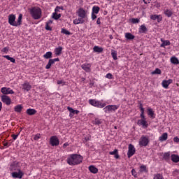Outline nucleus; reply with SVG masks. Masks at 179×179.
<instances>
[{"instance_id":"1","label":"nucleus","mask_w":179,"mask_h":179,"mask_svg":"<svg viewBox=\"0 0 179 179\" xmlns=\"http://www.w3.org/2000/svg\"><path fill=\"white\" fill-rule=\"evenodd\" d=\"M76 14L78 18L73 20V24H82L87 19V10L83 8H80L76 10Z\"/></svg>"},{"instance_id":"2","label":"nucleus","mask_w":179,"mask_h":179,"mask_svg":"<svg viewBox=\"0 0 179 179\" xmlns=\"http://www.w3.org/2000/svg\"><path fill=\"white\" fill-rule=\"evenodd\" d=\"M66 162L69 166H78L83 162V157L80 155L72 154L68 157Z\"/></svg>"},{"instance_id":"3","label":"nucleus","mask_w":179,"mask_h":179,"mask_svg":"<svg viewBox=\"0 0 179 179\" xmlns=\"http://www.w3.org/2000/svg\"><path fill=\"white\" fill-rule=\"evenodd\" d=\"M22 19H23V15L19 14L16 22V15L14 14H10L8 15V23L10 24V26H15V27H17L22 24Z\"/></svg>"},{"instance_id":"4","label":"nucleus","mask_w":179,"mask_h":179,"mask_svg":"<svg viewBox=\"0 0 179 179\" xmlns=\"http://www.w3.org/2000/svg\"><path fill=\"white\" fill-rule=\"evenodd\" d=\"M29 13L34 19V20H38V19H41V8L39 7H32L31 8L29 9Z\"/></svg>"},{"instance_id":"5","label":"nucleus","mask_w":179,"mask_h":179,"mask_svg":"<svg viewBox=\"0 0 179 179\" xmlns=\"http://www.w3.org/2000/svg\"><path fill=\"white\" fill-rule=\"evenodd\" d=\"M88 103L93 107H96L97 108H104L107 106L106 103H102L101 101H97L96 99H89Z\"/></svg>"},{"instance_id":"6","label":"nucleus","mask_w":179,"mask_h":179,"mask_svg":"<svg viewBox=\"0 0 179 179\" xmlns=\"http://www.w3.org/2000/svg\"><path fill=\"white\" fill-rule=\"evenodd\" d=\"M117 108H120L119 105H108L103 107V111L106 114H108L110 113H115Z\"/></svg>"},{"instance_id":"7","label":"nucleus","mask_w":179,"mask_h":179,"mask_svg":"<svg viewBox=\"0 0 179 179\" xmlns=\"http://www.w3.org/2000/svg\"><path fill=\"white\" fill-rule=\"evenodd\" d=\"M149 142H150V140L148 137L142 136L139 140L138 145L139 146H141V148H143V147L146 148V146L149 145Z\"/></svg>"},{"instance_id":"8","label":"nucleus","mask_w":179,"mask_h":179,"mask_svg":"<svg viewBox=\"0 0 179 179\" xmlns=\"http://www.w3.org/2000/svg\"><path fill=\"white\" fill-rule=\"evenodd\" d=\"M10 171H19L20 169V164L17 162V161H15L13 163L10 164V168H9Z\"/></svg>"},{"instance_id":"9","label":"nucleus","mask_w":179,"mask_h":179,"mask_svg":"<svg viewBox=\"0 0 179 179\" xmlns=\"http://www.w3.org/2000/svg\"><path fill=\"white\" fill-rule=\"evenodd\" d=\"M136 153V148L132 144H129L128 151H127V157L129 159H131L134 155Z\"/></svg>"},{"instance_id":"10","label":"nucleus","mask_w":179,"mask_h":179,"mask_svg":"<svg viewBox=\"0 0 179 179\" xmlns=\"http://www.w3.org/2000/svg\"><path fill=\"white\" fill-rule=\"evenodd\" d=\"M24 176V173L23 172V171H22V169L19 171H15L14 172L11 173V177H13L15 179H22L23 178Z\"/></svg>"},{"instance_id":"11","label":"nucleus","mask_w":179,"mask_h":179,"mask_svg":"<svg viewBox=\"0 0 179 179\" xmlns=\"http://www.w3.org/2000/svg\"><path fill=\"white\" fill-rule=\"evenodd\" d=\"M1 92L3 94V96H8V94H15V92L13 90L10 89V87H3L1 89Z\"/></svg>"},{"instance_id":"12","label":"nucleus","mask_w":179,"mask_h":179,"mask_svg":"<svg viewBox=\"0 0 179 179\" xmlns=\"http://www.w3.org/2000/svg\"><path fill=\"white\" fill-rule=\"evenodd\" d=\"M1 100L2 103H4L6 106H10V104H12V99L8 95H1Z\"/></svg>"},{"instance_id":"13","label":"nucleus","mask_w":179,"mask_h":179,"mask_svg":"<svg viewBox=\"0 0 179 179\" xmlns=\"http://www.w3.org/2000/svg\"><path fill=\"white\" fill-rule=\"evenodd\" d=\"M50 143L51 146H58L59 145V139L57 136H51L50 138Z\"/></svg>"},{"instance_id":"14","label":"nucleus","mask_w":179,"mask_h":179,"mask_svg":"<svg viewBox=\"0 0 179 179\" xmlns=\"http://www.w3.org/2000/svg\"><path fill=\"white\" fill-rule=\"evenodd\" d=\"M67 110L69 111V117L70 118H73V117L76 115H78L79 114V110H74L71 107L68 106Z\"/></svg>"},{"instance_id":"15","label":"nucleus","mask_w":179,"mask_h":179,"mask_svg":"<svg viewBox=\"0 0 179 179\" xmlns=\"http://www.w3.org/2000/svg\"><path fill=\"white\" fill-rule=\"evenodd\" d=\"M59 61V58L49 59L48 64L45 66V69H50V68H51V65H54V64H55V62H58Z\"/></svg>"},{"instance_id":"16","label":"nucleus","mask_w":179,"mask_h":179,"mask_svg":"<svg viewBox=\"0 0 179 179\" xmlns=\"http://www.w3.org/2000/svg\"><path fill=\"white\" fill-rule=\"evenodd\" d=\"M137 124L138 125H141V127H143V128H148V127H149L146 119L138 120Z\"/></svg>"},{"instance_id":"17","label":"nucleus","mask_w":179,"mask_h":179,"mask_svg":"<svg viewBox=\"0 0 179 179\" xmlns=\"http://www.w3.org/2000/svg\"><path fill=\"white\" fill-rule=\"evenodd\" d=\"M173 83V80L169 79L167 80H164L162 83V87H164V89H169V86Z\"/></svg>"},{"instance_id":"18","label":"nucleus","mask_w":179,"mask_h":179,"mask_svg":"<svg viewBox=\"0 0 179 179\" xmlns=\"http://www.w3.org/2000/svg\"><path fill=\"white\" fill-rule=\"evenodd\" d=\"M82 69H83V71H85V72H91L92 71V64H89V63H85L81 66Z\"/></svg>"},{"instance_id":"19","label":"nucleus","mask_w":179,"mask_h":179,"mask_svg":"<svg viewBox=\"0 0 179 179\" xmlns=\"http://www.w3.org/2000/svg\"><path fill=\"white\" fill-rule=\"evenodd\" d=\"M31 89V85L30 83L25 82L24 84H22V90L24 92H29Z\"/></svg>"},{"instance_id":"20","label":"nucleus","mask_w":179,"mask_h":179,"mask_svg":"<svg viewBox=\"0 0 179 179\" xmlns=\"http://www.w3.org/2000/svg\"><path fill=\"white\" fill-rule=\"evenodd\" d=\"M164 15L166 16V17H171L173 16V10L169 8H164Z\"/></svg>"},{"instance_id":"21","label":"nucleus","mask_w":179,"mask_h":179,"mask_svg":"<svg viewBox=\"0 0 179 179\" xmlns=\"http://www.w3.org/2000/svg\"><path fill=\"white\" fill-rule=\"evenodd\" d=\"M88 169L92 174H97V173H99V169L93 165L90 166Z\"/></svg>"},{"instance_id":"22","label":"nucleus","mask_w":179,"mask_h":179,"mask_svg":"<svg viewBox=\"0 0 179 179\" xmlns=\"http://www.w3.org/2000/svg\"><path fill=\"white\" fill-rule=\"evenodd\" d=\"M146 31H148V28L146 27L145 24H143L139 27L138 33H140V34H142L143 33H146Z\"/></svg>"},{"instance_id":"23","label":"nucleus","mask_w":179,"mask_h":179,"mask_svg":"<svg viewBox=\"0 0 179 179\" xmlns=\"http://www.w3.org/2000/svg\"><path fill=\"white\" fill-rule=\"evenodd\" d=\"M139 108L141 113L140 115L141 120H146V118H145V108H143V106L142 104H140Z\"/></svg>"},{"instance_id":"24","label":"nucleus","mask_w":179,"mask_h":179,"mask_svg":"<svg viewBox=\"0 0 179 179\" xmlns=\"http://www.w3.org/2000/svg\"><path fill=\"white\" fill-rule=\"evenodd\" d=\"M51 24H52V20H49L45 22V30H48L49 31H51L52 30V28L51 27Z\"/></svg>"},{"instance_id":"25","label":"nucleus","mask_w":179,"mask_h":179,"mask_svg":"<svg viewBox=\"0 0 179 179\" xmlns=\"http://www.w3.org/2000/svg\"><path fill=\"white\" fill-rule=\"evenodd\" d=\"M161 41L162 43L161 44L160 47H162L163 48H164V47H166L167 45H170L171 44V43L169 40L164 41V39L161 38Z\"/></svg>"},{"instance_id":"26","label":"nucleus","mask_w":179,"mask_h":179,"mask_svg":"<svg viewBox=\"0 0 179 179\" xmlns=\"http://www.w3.org/2000/svg\"><path fill=\"white\" fill-rule=\"evenodd\" d=\"M138 173L140 174H142V173H148V168L146 167V165H141Z\"/></svg>"},{"instance_id":"27","label":"nucleus","mask_w":179,"mask_h":179,"mask_svg":"<svg viewBox=\"0 0 179 179\" xmlns=\"http://www.w3.org/2000/svg\"><path fill=\"white\" fill-rule=\"evenodd\" d=\"M171 160L173 162V163H178L179 162V156L175 154L171 155Z\"/></svg>"},{"instance_id":"28","label":"nucleus","mask_w":179,"mask_h":179,"mask_svg":"<svg viewBox=\"0 0 179 179\" xmlns=\"http://www.w3.org/2000/svg\"><path fill=\"white\" fill-rule=\"evenodd\" d=\"M167 138H169V134L167 133H164L159 136V141H160V142H164V141H167Z\"/></svg>"},{"instance_id":"29","label":"nucleus","mask_w":179,"mask_h":179,"mask_svg":"<svg viewBox=\"0 0 179 179\" xmlns=\"http://www.w3.org/2000/svg\"><path fill=\"white\" fill-rule=\"evenodd\" d=\"M162 156L163 157L164 160H166V162L170 160V152L162 153Z\"/></svg>"},{"instance_id":"30","label":"nucleus","mask_w":179,"mask_h":179,"mask_svg":"<svg viewBox=\"0 0 179 179\" xmlns=\"http://www.w3.org/2000/svg\"><path fill=\"white\" fill-rule=\"evenodd\" d=\"M124 37L127 40H134L135 38V36L129 32L126 33Z\"/></svg>"},{"instance_id":"31","label":"nucleus","mask_w":179,"mask_h":179,"mask_svg":"<svg viewBox=\"0 0 179 179\" xmlns=\"http://www.w3.org/2000/svg\"><path fill=\"white\" fill-rule=\"evenodd\" d=\"M36 113L37 110H36V109L29 108L27 110V114L28 115H34V114H36Z\"/></svg>"},{"instance_id":"32","label":"nucleus","mask_w":179,"mask_h":179,"mask_svg":"<svg viewBox=\"0 0 179 179\" xmlns=\"http://www.w3.org/2000/svg\"><path fill=\"white\" fill-rule=\"evenodd\" d=\"M148 115H149L150 118H155V111H153V109L150 108L148 109Z\"/></svg>"},{"instance_id":"33","label":"nucleus","mask_w":179,"mask_h":179,"mask_svg":"<svg viewBox=\"0 0 179 179\" xmlns=\"http://www.w3.org/2000/svg\"><path fill=\"white\" fill-rule=\"evenodd\" d=\"M62 50H63L62 46H59L58 48H56L55 49V55L58 56L60 54H62Z\"/></svg>"},{"instance_id":"34","label":"nucleus","mask_w":179,"mask_h":179,"mask_svg":"<svg viewBox=\"0 0 179 179\" xmlns=\"http://www.w3.org/2000/svg\"><path fill=\"white\" fill-rule=\"evenodd\" d=\"M100 12V7L97 6H94L92 7V13H94L95 15H97Z\"/></svg>"},{"instance_id":"35","label":"nucleus","mask_w":179,"mask_h":179,"mask_svg":"<svg viewBox=\"0 0 179 179\" xmlns=\"http://www.w3.org/2000/svg\"><path fill=\"white\" fill-rule=\"evenodd\" d=\"M14 110L15 113H22V110H23V106L22 105H17L15 106Z\"/></svg>"},{"instance_id":"36","label":"nucleus","mask_w":179,"mask_h":179,"mask_svg":"<svg viewBox=\"0 0 179 179\" xmlns=\"http://www.w3.org/2000/svg\"><path fill=\"white\" fill-rule=\"evenodd\" d=\"M171 64H173L174 65H178L179 60L177 57H171Z\"/></svg>"},{"instance_id":"37","label":"nucleus","mask_w":179,"mask_h":179,"mask_svg":"<svg viewBox=\"0 0 179 179\" xmlns=\"http://www.w3.org/2000/svg\"><path fill=\"white\" fill-rule=\"evenodd\" d=\"M93 124L94 125H101V124H103V120L99 118H95L94 120H93Z\"/></svg>"},{"instance_id":"38","label":"nucleus","mask_w":179,"mask_h":179,"mask_svg":"<svg viewBox=\"0 0 179 179\" xmlns=\"http://www.w3.org/2000/svg\"><path fill=\"white\" fill-rule=\"evenodd\" d=\"M43 58H45V59H49V58H52V52H47L43 55Z\"/></svg>"},{"instance_id":"39","label":"nucleus","mask_w":179,"mask_h":179,"mask_svg":"<svg viewBox=\"0 0 179 179\" xmlns=\"http://www.w3.org/2000/svg\"><path fill=\"white\" fill-rule=\"evenodd\" d=\"M93 50L94 52H103V48H100L99 46H94Z\"/></svg>"},{"instance_id":"40","label":"nucleus","mask_w":179,"mask_h":179,"mask_svg":"<svg viewBox=\"0 0 179 179\" xmlns=\"http://www.w3.org/2000/svg\"><path fill=\"white\" fill-rule=\"evenodd\" d=\"M61 17V14H58L57 13H52V18L55 19V20H58Z\"/></svg>"},{"instance_id":"41","label":"nucleus","mask_w":179,"mask_h":179,"mask_svg":"<svg viewBox=\"0 0 179 179\" xmlns=\"http://www.w3.org/2000/svg\"><path fill=\"white\" fill-rule=\"evenodd\" d=\"M3 57V58H6V59H8V61H10V62H13V64H15V58L10 57V56L9 55H4Z\"/></svg>"},{"instance_id":"42","label":"nucleus","mask_w":179,"mask_h":179,"mask_svg":"<svg viewBox=\"0 0 179 179\" xmlns=\"http://www.w3.org/2000/svg\"><path fill=\"white\" fill-rule=\"evenodd\" d=\"M111 55L115 61H117V59H118V58L117 57V51L116 50H112Z\"/></svg>"},{"instance_id":"43","label":"nucleus","mask_w":179,"mask_h":179,"mask_svg":"<svg viewBox=\"0 0 179 179\" xmlns=\"http://www.w3.org/2000/svg\"><path fill=\"white\" fill-rule=\"evenodd\" d=\"M153 179H164V177H163V175L161 173H156L154 174Z\"/></svg>"},{"instance_id":"44","label":"nucleus","mask_w":179,"mask_h":179,"mask_svg":"<svg viewBox=\"0 0 179 179\" xmlns=\"http://www.w3.org/2000/svg\"><path fill=\"white\" fill-rule=\"evenodd\" d=\"M61 33H62V34H66V36H71V32L64 28L62 29Z\"/></svg>"},{"instance_id":"45","label":"nucleus","mask_w":179,"mask_h":179,"mask_svg":"<svg viewBox=\"0 0 179 179\" xmlns=\"http://www.w3.org/2000/svg\"><path fill=\"white\" fill-rule=\"evenodd\" d=\"M152 75H161L162 74V70L160 69H155L154 71H152Z\"/></svg>"},{"instance_id":"46","label":"nucleus","mask_w":179,"mask_h":179,"mask_svg":"<svg viewBox=\"0 0 179 179\" xmlns=\"http://www.w3.org/2000/svg\"><path fill=\"white\" fill-rule=\"evenodd\" d=\"M130 22L134 24H136V23H139L141 22V20H139V18H131L130 20Z\"/></svg>"},{"instance_id":"47","label":"nucleus","mask_w":179,"mask_h":179,"mask_svg":"<svg viewBox=\"0 0 179 179\" xmlns=\"http://www.w3.org/2000/svg\"><path fill=\"white\" fill-rule=\"evenodd\" d=\"M131 176H134L135 178H138V173L135 169L131 170Z\"/></svg>"},{"instance_id":"48","label":"nucleus","mask_w":179,"mask_h":179,"mask_svg":"<svg viewBox=\"0 0 179 179\" xmlns=\"http://www.w3.org/2000/svg\"><path fill=\"white\" fill-rule=\"evenodd\" d=\"M117 153H118V150H117V149H115L113 151L109 152V155H110L112 156L117 155Z\"/></svg>"},{"instance_id":"49","label":"nucleus","mask_w":179,"mask_h":179,"mask_svg":"<svg viewBox=\"0 0 179 179\" xmlns=\"http://www.w3.org/2000/svg\"><path fill=\"white\" fill-rule=\"evenodd\" d=\"M157 20L158 23H160L162 20H163V17H162V15H157Z\"/></svg>"},{"instance_id":"50","label":"nucleus","mask_w":179,"mask_h":179,"mask_svg":"<svg viewBox=\"0 0 179 179\" xmlns=\"http://www.w3.org/2000/svg\"><path fill=\"white\" fill-rule=\"evenodd\" d=\"M41 138V135L40 134H37L34 136V141H38Z\"/></svg>"},{"instance_id":"51","label":"nucleus","mask_w":179,"mask_h":179,"mask_svg":"<svg viewBox=\"0 0 179 179\" xmlns=\"http://www.w3.org/2000/svg\"><path fill=\"white\" fill-rule=\"evenodd\" d=\"M57 85H61L62 86H65V81L64 80H57Z\"/></svg>"},{"instance_id":"52","label":"nucleus","mask_w":179,"mask_h":179,"mask_svg":"<svg viewBox=\"0 0 179 179\" xmlns=\"http://www.w3.org/2000/svg\"><path fill=\"white\" fill-rule=\"evenodd\" d=\"M105 78H106V79H113V74H111L110 73H107L105 76Z\"/></svg>"},{"instance_id":"53","label":"nucleus","mask_w":179,"mask_h":179,"mask_svg":"<svg viewBox=\"0 0 179 179\" xmlns=\"http://www.w3.org/2000/svg\"><path fill=\"white\" fill-rule=\"evenodd\" d=\"M157 15H151L150 16V19H151V20H157Z\"/></svg>"},{"instance_id":"54","label":"nucleus","mask_w":179,"mask_h":179,"mask_svg":"<svg viewBox=\"0 0 179 179\" xmlns=\"http://www.w3.org/2000/svg\"><path fill=\"white\" fill-rule=\"evenodd\" d=\"M8 51H9V48L8 47H5L1 50V52H5L6 54H7Z\"/></svg>"},{"instance_id":"55","label":"nucleus","mask_w":179,"mask_h":179,"mask_svg":"<svg viewBox=\"0 0 179 179\" xmlns=\"http://www.w3.org/2000/svg\"><path fill=\"white\" fill-rule=\"evenodd\" d=\"M12 138L14 141H16L17 139V138L19 137V134H13L12 136Z\"/></svg>"},{"instance_id":"56","label":"nucleus","mask_w":179,"mask_h":179,"mask_svg":"<svg viewBox=\"0 0 179 179\" xmlns=\"http://www.w3.org/2000/svg\"><path fill=\"white\" fill-rule=\"evenodd\" d=\"M92 20L97 19V15H96V14L94 13H92Z\"/></svg>"},{"instance_id":"57","label":"nucleus","mask_w":179,"mask_h":179,"mask_svg":"<svg viewBox=\"0 0 179 179\" xmlns=\"http://www.w3.org/2000/svg\"><path fill=\"white\" fill-rule=\"evenodd\" d=\"M59 9H62V7L57 6L55 9V13L59 12Z\"/></svg>"},{"instance_id":"58","label":"nucleus","mask_w":179,"mask_h":179,"mask_svg":"<svg viewBox=\"0 0 179 179\" xmlns=\"http://www.w3.org/2000/svg\"><path fill=\"white\" fill-rule=\"evenodd\" d=\"M173 141L174 142H176V143H178V142H179V138L178 137H175L174 138H173Z\"/></svg>"},{"instance_id":"59","label":"nucleus","mask_w":179,"mask_h":179,"mask_svg":"<svg viewBox=\"0 0 179 179\" xmlns=\"http://www.w3.org/2000/svg\"><path fill=\"white\" fill-rule=\"evenodd\" d=\"M150 1L151 0H143L144 3H145L146 5H148V3H150Z\"/></svg>"},{"instance_id":"60","label":"nucleus","mask_w":179,"mask_h":179,"mask_svg":"<svg viewBox=\"0 0 179 179\" xmlns=\"http://www.w3.org/2000/svg\"><path fill=\"white\" fill-rule=\"evenodd\" d=\"M67 146H69V143H65L64 144H63L64 149H65V148H66Z\"/></svg>"},{"instance_id":"61","label":"nucleus","mask_w":179,"mask_h":179,"mask_svg":"<svg viewBox=\"0 0 179 179\" xmlns=\"http://www.w3.org/2000/svg\"><path fill=\"white\" fill-rule=\"evenodd\" d=\"M96 24H101V22H100V17H98L96 20Z\"/></svg>"},{"instance_id":"62","label":"nucleus","mask_w":179,"mask_h":179,"mask_svg":"<svg viewBox=\"0 0 179 179\" xmlns=\"http://www.w3.org/2000/svg\"><path fill=\"white\" fill-rule=\"evenodd\" d=\"M115 159H120V155H118V152L115 155Z\"/></svg>"},{"instance_id":"63","label":"nucleus","mask_w":179,"mask_h":179,"mask_svg":"<svg viewBox=\"0 0 179 179\" xmlns=\"http://www.w3.org/2000/svg\"><path fill=\"white\" fill-rule=\"evenodd\" d=\"M8 145H9V143H3V146H5L6 148H8Z\"/></svg>"},{"instance_id":"64","label":"nucleus","mask_w":179,"mask_h":179,"mask_svg":"<svg viewBox=\"0 0 179 179\" xmlns=\"http://www.w3.org/2000/svg\"><path fill=\"white\" fill-rule=\"evenodd\" d=\"M2 110V102H0V111Z\"/></svg>"}]
</instances>
